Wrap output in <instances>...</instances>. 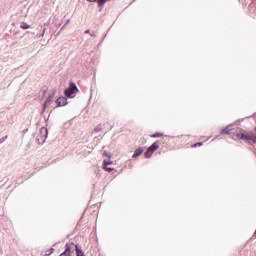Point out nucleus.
I'll return each instance as SVG.
<instances>
[{
	"label": "nucleus",
	"mask_w": 256,
	"mask_h": 256,
	"mask_svg": "<svg viewBox=\"0 0 256 256\" xmlns=\"http://www.w3.org/2000/svg\"><path fill=\"white\" fill-rule=\"evenodd\" d=\"M203 142H198L192 145V147H202Z\"/></svg>",
	"instance_id": "4468645a"
},
{
	"label": "nucleus",
	"mask_w": 256,
	"mask_h": 256,
	"mask_svg": "<svg viewBox=\"0 0 256 256\" xmlns=\"http://www.w3.org/2000/svg\"><path fill=\"white\" fill-rule=\"evenodd\" d=\"M54 251H55V249L50 248V249L46 250V252H45V255H44V256L53 255V252H54Z\"/></svg>",
	"instance_id": "9b49d317"
},
{
	"label": "nucleus",
	"mask_w": 256,
	"mask_h": 256,
	"mask_svg": "<svg viewBox=\"0 0 256 256\" xmlns=\"http://www.w3.org/2000/svg\"><path fill=\"white\" fill-rule=\"evenodd\" d=\"M109 165H113V161L104 160L102 167H109Z\"/></svg>",
	"instance_id": "6e6552de"
},
{
	"label": "nucleus",
	"mask_w": 256,
	"mask_h": 256,
	"mask_svg": "<svg viewBox=\"0 0 256 256\" xmlns=\"http://www.w3.org/2000/svg\"><path fill=\"white\" fill-rule=\"evenodd\" d=\"M151 137H153V138L163 137V134L158 132V133L153 134Z\"/></svg>",
	"instance_id": "ddd939ff"
},
{
	"label": "nucleus",
	"mask_w": 256,
	"mask_h": 256,
	"mask_svg": "<svg viewBox=\"0 0 256 256\" xmlns=\"http://www.w3.org/2000/svg\"><path fill=\"white\" fill-rule=\"evenodd\" d=\"M86 33H89V30H86Z\"/></svg>",
	"instance_id": "a211bd4d"
},
{
	"label": "nucleus",
	"mask_w": 256,
	"mask_h": 256,
	"mask_svg": "<svg viewBox=\"0 0 256 256\" xmlns=\"http://www.w3.org/2000/svg\"><path fill=\"white\" fill-rule=\"evenodd\" d=\"M103 157H111V156H109V154H107V151H105V152L103 153Z\"/></svg>",
	"instance_id": "f3484780"
},
{
	"label": "nucleus",
	"mask_w": 256,
	"mask_h": 256,
	"mask_svg": "<svg viewBox=\"0 0 256 256\" xmlns=\"http://www.w3.org/2000/svg\"><path fill=\"white\" fill-rule=\"evenodd\" d=\"M56 104H57V107H65V105H67V98L65 97H59L57 100H56Z\"/></svg>",
	"instance_id": "423d86ee"
},
{
	"label": "nucleus",
	"mask_w": 256,
	"mask_h": 256,
	"mask_svg": "<svg viewBox=\"0 0 256 256\" xmlns=\"http://www.w3.org/2000/svg\"><path fill=\"white\" fill-rule=\"evenodd\" d=\"M107 1H109V0H98V5L101 7V6L105 5V3H107Z\"/></svg>",
	"instance_id": "f8f14e48"
},
{
	"label": "nucleus",
	"mask_w": 256,
	"mask_h": 256,
	"mask_svg": "<svg viewBox=\"0 0 256 256\" xmlns=\"http://www.w3.org/2000/svg\"><path fill=\"white\" fill-rule=\"evenodd\" d=\"M30 28H31V26L28 25V24L25 23V22H22V23L20 24V29H30Z\"/></svg>",
	"instance_id": "1a4fd4ad"
},
{
	"label": "nucleus",
	"mask_w": 256,
	"mask_h": 256,
	"mask_svg": "<svg viewBox=\"0 0 256 256\" xmlns=\"http://www.w3.org/2000/svg\"><path fill=\"white\" fill-rule=\"evenodd\" d=\"M235 131H237V130L226 127L221 130V135H231V137L233 139V135H235Z\"/></svg>",
	"instance_id": "39448f33"
},
{
	"label": "nucleus",
	"mask_w": 256,
	"mask_h": 256,
	"mask_svg": "<svg viewBox=\"0 0 256 256\" xmlns=\"http://www.w3.org/2000/svg\"><path fill=\"white\" fill-rule=\"evenodd\" d=\"M235 141H246V143H256V132H243L236 130L232 136Z\"/></svg>",
	"instance_id": "f257e3e1"
},
{
	"label": "nucleus",
	"mask_w": 256,
	"mask_h": 256,
	"mask_svg": "<svg viewBox=\"0 0 256 256\" xmlns=\"http://www.w3.org/2000/svg\"><path fill=\"white\" fill-rule=\"evenodd\" d=\"M73 245H74L73 243L71 244L67 243L65 251L61 253L60 256H71V252L73 251Z\"/></svg>",
	"instance_id": "20e7f679"
},
{
	"label": "nucleus",
	"mask_w": 256,
	"mask_h": 256,
	"mask_svg": "<svg viewBox=\"0 0 256 256\" xmlns=\"http://www.w3.org/2000/svg\"><path fill=\"white\" fill-rule=\"evenodd\" d=\"M102 169H104V171H107L108 173H111V171H114V168L109 166H102Z\"/></svg>",
	"instance_id": "9d476101"
},
{
	"label": "nucleus",
	"mask_w": 256,
	"mask_h": 256,
	"mask_svg": "<svg viewBox=\"0 0 256 256\" xmlns=\"http://www.w3.org/2000/svg\"><path fill=\"white\" fill-rule=\"evenodd\" d=\"M157 149H159V142H154L144 153V157L146 159H149V157H151V155H153V153H155Z\"/></svg>",
	"instance_id": "7ed1b4c3"
},
{
	"label": "nucleus",
	"mask_w": 256,
	"mask_h": 256,
	"mask_svg": "<svg viewBox=\"0 0 256 256\" xmlns=\"http://www.w3.org/2000/svg\"><path fill=\"white\" fill-rule=\"evenodd\" d=\"M5 141H7V136L0 138V144L5 143Z\"/></svg>",
	"instance_id": "2eb2a0df"
},
{
	"label": "nucleus",
	"mask_w": 256,
	"mask_h": 256,
	"mask_svg": "<svg viewBox=\"0 0 256 256\" xmlns=\"http://www.w3.org/2000/svg\"><path fill=\"white\" fill-rule=\"evenodd\" d=\"M79 91V89H77V85H75V83H71L69 88H67L64 91V94L66 97L71 98L73 97V95H75L77 92Z\"/></svg>",
	"instance_id": "f03ea898"
},
{
	"label": "nucleus",
	"mask_w": 256,
	"mask_h": 256,
	"mask_svg": "<svg viewBox=\"0 0 256 256\" xmlns=\"http://www.w3.org/2000/svg\"><path fill=\"white\" fill-rule=\"evenodd\" d=\"M41 133H46L47 134V128H41Z\"/></svg>",
	"instance_id": "dca6fc26"
},
{
	"label": "nucleus",
	"mask_w": 256,
	"mask_h": 256,
	"mask_svg": "<svg viewBox=\"0 0 256 256\" xmlns=\"http://www.w3.org/2000/svg\"><path fill=\"white\" fill-rule=\"evenodd\" d=\"M143 151H145V149H143V148H141V147L138 148V149H136L132 157H133V158L139 157V155H142Z\"/></svg>",
	"instance_id": "0eeeda50"
}]
</instances>
